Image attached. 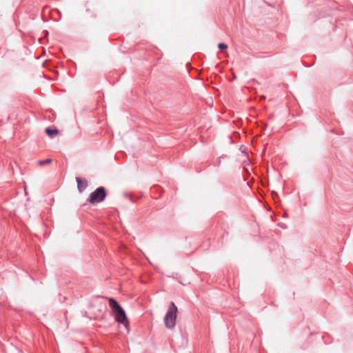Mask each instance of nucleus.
I'll return each mask as SVG.
<instances>
[{"mask_svg":"<svg viewBox=\"0 0 353 353\" xmlns=\"http://www.w3.org/2000/svg\"><path fill=\"white\" fill-rule=\"evenodd\" d=\"M108 301L110 306L113 310L116 321L119 323L123 324L127 329L128 332H129L130 322L127 318L124 310L114 299L110 298Z\"/></svg>","mask_w":353,"mask_h":353,"instance_id":"1","label":"nucleus"},{"mask_svg":"<svg viewBox=\"0 0 353 353\" xmlns=\"http://www.w3.org/2000/svg\"><path fill=\"white\" fill-rule=\"evenodd\" d=\"M177 307L173 302L170 303L164 318V323L168 329H172L176 324Z\"/></svg>","mask_w":353,"mask_h":353,"instance_id":"2","label":"nucleus"},{"mask_svg":"<svg viewBox=\"0 0 353 353\" xmlns=\"http://www.w3.org/2000/svg\"><path fill=\"white\" fill-rule=\"evenodd\" d=\"M106 196V192L103 187L97 188L92 192L88 198V201L92 203H97L103 201Z\"/></svg>","mask_w":353,"mask_h":353,"instance_id":"3","label":"nucleus"},{"mask_svg":"<svg viewBox=\"0 0 353 353\" xmlns=\"http://www.w3.org/2000/svg\"><path fill=\"white\" fill-rule=\"evenodd\" d=\"M77 188L80 192H82L88 187V181L85 179L77 177Z\"/></svg>","mask_w":353,"mask_h":353,"instance_id":"4","label":"nucleus"},{"mask_svg":"<svg viewBox=\"0 0 353 353\" xmlns=\"http://www.w3.org/2000/svg\"><path fill=\"white\" fill-rule=\"evenodd\" d=\"M46 133L49 137H52L54 134H57L59 133V131L57 130H56V129L52 130V129H50V128H46Z\"/></svg>","mask_w":353,"mask_h":353,"instance_id":"5","label":"nucleus"},{"mask_svg":"<svg viewBox=\"0 0 353 353\" xmlns=\"http://www.w3.org/2000/svg\"><path fill=\"white\" fill-rule=\"evenodd\" d=\"M52 162V160L50 159H47L46 160H41L39 161L38 163L40 166H43L45 164L50 163Z\"/></svg>","mask_w":353,"mask_h":353,"instance_id":"6","label":"nucleus"},{"mask_svg":"<svg viewBox=\"0 0 353 353\" xmlns=\"http://www.w3.org/2000/svg\"><path fill=\"white\" fill-rule=\"evenodd\" d=\"M218 48L221 50H225L228 48V46L223 43H220L218 45Z\"/></svg>","mask_w":353,"mask_h":353,"instance_id":"7","label":"nucleus"}]
</instances>
